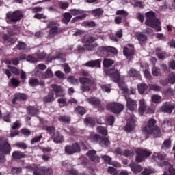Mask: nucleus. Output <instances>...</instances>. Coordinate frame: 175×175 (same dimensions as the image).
Listing matches in <instances>:
<instances>
[{
  "label": "nucleus",
  "mask_w": 175,
  "mask_h": 175,
  "mask_svg": "<svg viewBox=\"0 0 175 175\" xmlns=\"http://www.w3.org/2000/svg\"><path fill=\"white\" fill-rule=\"evenodd\" d=\"M156 124L157 120L151 118L148 120L146 126L143 128L142 131L145 135H150L152 137H161L162 136L161 129L155 125Z\"/></svg>",
  "instance_id": "1"
},
{
  "label": "nucleus",
  "mask_w": 175,
  "mask_h": 175,
  "mask_svg": "<svg viewBox=\"0 0 175 175\" xmlns=\"http://www.w3.org/2000/svg\"><path fill=\"white\" fill-rule=\"evenodd\" d=\"M146 21L145 24L150 28H154L157 32L162 30L161 28V21L155 16V12L152 11L148 12L145 14Z\"/></svg>",
  "instance_id": "2"
},
{
  "label": "nucleus",
  "mask_w": 175,
  "mask_h": 175,
  "mask_svg": "<svg viewBox=\"0 0 175 175\" xmlns=\"http://www.w3.org/2000/svg\"><path fill=\"white\" fill-rule=\"evenodd\" d=\"M79 82L82 84L81 86V91L85 92V91H94L96 88V79L92 77H81L79 78Z\"/></svg>",
  "instance_id": "3"
},
{
  "label": "nucleus",
  "mask_w": 175,
  "mask_h": 175,
  "mask_svg": "<svg viewBox=\"0 0 175 175\" xmlns=\"http://www.w3.org/2000/svg\"><path fill=\"white\" fill-rule=\"evenodd\" d=\"M59 25L57 21H52L49 22L46 27L49 28L48 38L49 39H54L55 36L62 33V29L59 27Z\"/></svg>",
  "instance_id": "4"
},
{
  "label": "nucleus",
  "mask_w": 175,
  "mask_h": 175,
  "mask_svg": "<svg viewBox=\"0 0 175 175\" xmlns=\"http://www.w3.org/2000/svg\"><path fill=\"white\" fill-rule=\"evenodd\" d=\"M23 17H24V14H23V12L20 10H16L14 12L10 11L6 13L5 21L8 24H10L12 23L16 24V23L20 21Z\"/></svg>",
  "instance_id": "5"
},
{
  "label": "nucleus",
  "mask_w": 175,
  "mask_h": 175,
  "mask_svg": "<svg viewBox=\"0 0 175 175\" xmlns=\"http://www.w3.org/2000/svg\"><path fill=\"white\" fill-rule=\"evenodd\" d=\"M135 161L138 162V163H140V162H143L144 158H148V157L151 156L152 152L147 148H137L135 150Z\"/></svg>",
  "instance_id": "6"
},
{
  "label": "nucleus",
  "mask_w": 175,
  "mask_h": 175,
  "mask_svg": "<svg viewBox=\"0 0 175 175\" xmlns=\"http://www.w3.org/2000/svg\"><path fill=\"white\" fill-rule=\"evenodd\" d=\"M64 150L66 154H67L68 155H73V154L80 152V144H79L78 142H75L71 145H67L65 146Z\"/></svg>",
  "instance_id": "7"
},
{
  "label": "nucleus",
  "mask_w": 175,
  "mask_h": 175,
  "mask_svg": "<svg viewBox=\"0 0 175 175\" xmlns=\"http://www.w3.org/2000/svg\"><path fill=\"white\" fill-rule=\"evenodd\" d=\"M12 150V148H10V144H9V142L8 139L0 137V151L3 154H5V155H8L10 154V151Z\"/></svg>",
  "instance_id": "8"
},
{
  "label": "nucleus",
  "mask_w": 175,
  "mask_h": 175,
  "mask_svg": "<svg viewBox=\"0 0 175 175\" xmlns=\"http://www.w3.org/2000/svg\"><path fill=\"white\" fill-rule=\"evenodd\" d=\"M95 40H96V38L92 36H89L85 39L84 46L86 50L91 51L92 50H94V49L98 47V43L94 42Z\"/></svg>",
  "instance_id": "9"
},
{
  "label": "nucleus",
  "mask_w": 175,
  "mask_h": 175,
  "mask_svg": "<svg viewBox=\"0 0 175 175\" xmlns=\"http://www.w3.org/2000/svg\"><path fill=\"white\" fill-rule=\"evenodd\" d=\"M106 73L114 83H118V81L121 80V75H120V72H118V70H116L114 67L107 71Z\"/></svg>",
  "instance_id": "10"
},
{
  "label": "nucleus",
  "mask_w": 175,
  "mask_h": 175,
  "mask_svg": "<svg viewBox=\"0 0 175 175\" xmlns=\"http://www.w3.org/2000/svg\"><path fill=\"white\" fill-rule=\"evenodd\" d=\"M107 109H108V110H111V111L115 114H118L119 113H121L122 110H124V105H122V104L113 103L109 104L107 106Z\"/></svg>",
  "instance_id": "11"
},
{
  "label": "nucleus",
  "mask_w": 175,
  "mask_h": 175,
  "mask_svg": "<svg viewBox=\"0 0 175 175\" xmlns=\"http://www.w3.org/2000/svg\"><path fill=\"white\" fill-rule=\"evenodd\" d=\"M118 85L120 90L123 91V94L125 98H126V96L129 98V95H133L136 94V89L131 88V90H129L128 88H126V85H125L124 82H120Z\"/></svg>",
  "instance_id": "12"
},
{
  "label": "nucleus",
  "mask_w": 175,
  "mask_h": 175,
  "mask_svg": "<svg viewBox=\"0 0 175 175\" xmlns=\"http://www.w3.org/2000/svg\"><path fill=\"white\" fill-rule=\"evenodd\" d=\"M51 91L55 92V96L57 98H61L65 96V93H64V88L61 85L57 84L51 85Z\"/></svg>",
  "instance_id": "13"
},
{
  "label": "nucleus",
  "mask_w": 175,
  "mask_h": 175,
  "mask_svg": "<svg viewBox=\"0 0 175 175\" xmlns=\"http://www.w3.org/2000/svg\"><path fill=\"white\" fill-rule=\"evenodd\" d=\"M70 14H72V16H77L72 19L73 23H75V21H77V20H83V18H85V17H87V15H85V14H84L83 11L80 10H71Z\"/></svg>",
  "instance_id": "14"
},
{
  "label": "nucleus",
  "mask_w": 175,
  "mask_h": 175,
  "mask_svg": "<svg viewBox=\"0 0 175 175\" xmlns=\"http://www.w3.org/2000/svg\"><path fill=\"white\" fill-rule=\"evenodd\" d=\"M126 107L130 111H136L137 109V103L133 99L126 96Z\"/></svg>",
  "instance_id": "15"
},
{
  "label": "nucleus",
  "mask_w": 175,
  "mask_h": 175,
  "mask_svg": "<svg viewBox=\"0 0 175 175\" xmlns=\"http://www.w3.org/2000/svg\"><path fill=\"white\" fill-rule=\"evenodd\" d=\"M3 70L8 79L12 77V73H13V75H16V76L20 75V70H18L17 68L12 66H8V68L3 69Z\"/></svg>",
  "instance_id": "16"
},
{
  "label": "nucleus",
  "mask_w": 175,
  "mask_h": 175,
  "mask_svg": "<svg viewBox=\"0 0 175 175\" xmlns=\"http://www.w3.org/2000/svg\"><path fill=\"white\" fill-rule=\"evenodd\" d=\"M136 120L135 117H132L130 119L127 120V123L125 126V131L126 132H132L135 129V126H136Z\"/></svg>",
  "instance_id": "17"
},
{
  "label": "nucleus",
  "mask_w": 175,
  "mask_h": 175,
  "mask_svg": "<svg viewBox=\"0 0 175 175\" xmlns=\"http://www.w3.org/2000/svg\"><path fill=\"white\" fill-rule=\"evenodd\" d=\"M175 105L170 103H165L161 107L162 111L164 113H167L168 114H172L173 110H174Z\"/></svg>",
  "instance_id": "18"
},
{
  "label": "nucleus",
  "mask_w": 175,
  "mask_h": 175,
  "mask_svg": "<svg viewBox=\"0 0 175 175\" xmlns=\"http://www.w3.org/2000/svg\"><path fill=\"white\" fill-rule=\"evenodd\" d=\"M87 155L89 157V159L94 163H99L100 158L96 155V151L95 150H89L87 153Z\"/></svg>",
  "instance_id": "19"
},
{
  "label": "nucleus",
  "mask_w": 175,
  "mask_h": 175,
  "mask_svg": "<svg viewBox=\"0 0 175 175\" xmlns=\"http://www.w3.org/2000/svg\"><path fill=\"white\" fill-rule=\"evenodd\" d=\"M48 174V175H53V170L51 168H49L46 171V168L44 167H42L38 169V170H36L33 172V175H44V174Z\"/></svg>",
  "instance_id": "20"
},
{
  "label": "nucleus",
  "mask_w": 175,
  "mask_h": 175,
  "mask_svg": "<svg viewBox=\"0 0 175 175\" xmlns=\"http://www.w3.org/2000/svg\"><path fill=\"white\" fill-rule=\"evenodd\" d=\"M160 165L162 167L165 166L169 170L170 174H167V172H164L163 175H175V169L173 167L172 164L169 163V162L163 161Z\"/></svg>",
  "instance_id": "21"
},
{
  "label": "nucleus",
  "mask_w": 175,
  "mask_h": 175,
  "mask_svg": "<svg viewBox=\"0 0 175 175\" xmlns=\"http://www.w3.org/2000/svg\"><path fill=\"white\" fill-rule=\"evenodd\" d=\"M139 108H138V113L140 116H143L144 114L146 109H147V103H146V100L141 99L139 100Z\"/></svg>",
  "instance_id": "22"
},
{
  "label": "nucleus",
  "mask_w": 175,
  "mask_h": 175,
  "mask_svg": "<svg viewBox=\"0 0 175 175\" xmlns=\"http://www.w3.org/2000/svg\"><path fill=\"white\" fill-rule=\"evenodd\" d=\"M133 45L129 44L127 46H125L123 49V53L125 57H132L133 55Z\"/></svg>",
  "instance_id": "23"
},
{
  "label": "nucleus",
  "mask_w": 175,
  "mask_h": 175,
  "mask_svg": "<svg viewBox=\"0 0 175 175\" xmlns=\"http://www.w3.org/2000/svg\"><path fill=\"white\" fill-rule=\"evenodd\" d=\"M85 66L89 68H100V60H91L85 64Z\"/></svg>",
  "instance_id": "24"
},
{
  "label": "nucleus",
  "mask_w": 175,
  "mask_h": 175,
  "mask_svg": "<svg viewBox=\"0 0 175 175\" xmlns=\"http://www.w3.org/2000/svg\"><path fill=\"white\" fill-rule=\"evenodd\" d=\"M86 100L87 102H88V103H90V105L96 106V107L100 106V103H102V101H100V99L96 97H90L88 98Z\"/></svg>",
  "instance_id": "25"
},
{
  "label": "nucleus",
  "mask_w": 175,
  "mask_h": 175,
  "mask_svg": "<svg viewBox=\"0 0 175 175\" xmlns=\"http://www.w3.org/2000/svg\"><path fill=\"white\" fill-rule=\"evenodd\" d=\"M104 12L105 11L101 8H96L91 11L92 15L93 16V17H95L96 18H99V17L103 15Z\"/></svg>",
  "instance_id": "26"
},
{
  "label": "nucleus",
  "mask_w": 175,
  "mask_h": 175,
  "mask_svg": "<svg viewBox=\"0 0 175 175\" xmlns=\"http://www.w3.org/2000/svg\"><path fill=\"white\" fill-rule=\"evenodd\" d=\"M17 100H27V95L23 93H18L14 95V98L12 99L13 105H15Z\"/></svg>",
  "instance_id": "27"
},
{
  "label": "nucleus",
  "mask_w": 175,
  "mask_h": 175,
  "mask_svg": "<svg viewBox=\"0 0 175 175\" xmlns=\"http://www.w3.org/2000/svg\"><path fill=\"white\" fill-rule=\"evenodd\" d=\"M59 57H61V53H59V51H55L49 55L47 57V61L49 62H51L53 59H57V58H59Z\"/></svg>",
  "instance_id": "28"
},
{
  "label": "nucleus",
  "mask_w": 175,
  "mask_h": 175,
  "mask_svg": "<svg viewBox=\"0 0 175 175\" xmlns=\"http://www.w3.org/2000/svg\"><path fill=\"white\" fill-rule=\"evenodd\" d=\"M52 139L55 143H64V137L59 132L55 133Z\"/></svg>",
  "instance_id": "29"
},
{
  "label": "nucleus",
  "mask_w": 175,
  "mask_h": 175,
  "mask_svg": "<svg viewBox=\"0 0 175 175\" xmlns=\"http://www.w3.org/2000/svg\"><path fill=\"white\" fill-rule=\"evenodd\" d=\"M129 167H131L132 172L133 173H140L142 170H143V167H142L140 165H137L135 163H131L129 165Z\"/></svg>",
  "instance_id": "30"
},
{
  "label": "nucleus",
  "mask_w": 175,
  "mask_h": 175,
  "mask_svg": "<svg viewBox=\"0 0 175 175\" xmlns=\"http://www.w3.org/2000/svg\"><path fill=\"white\" fill-rule=\"evenodd\" d=\"M29 84L31 87H36L38 85H44V81H39L38 79H31L29 81Z\"/></svg>",
  "instance_id": "31"
},
{
  "label": "nucleus",
  "mask_w": 175,
  "mask_h": 175,
  "mask_svg": "<svg viewBox=\"0 0 175 175\" xmlns=\"http://www.w3.org/2000/svg\"><path fill=\"white\" fill-rule=\"evenodd\" d=\"M55 100V98H54L53 92H49L48 95L43 98V102L45 103H51V102H54Z\"/></svg>",
  "instance_id": "32"
},
{
  "label": "nucleus",
  "mask_w": 175,
  "mask_h": 175,
  "mask_svg": "<svg viewBox=\"0 0 175 175\" xmlns=\"http://www.w3.org/2000/svg\"><path fill=\"white\" fill-rule=\"evenodd\" d=\"M12 159H21L25 158V154L20 151H14L12 154Z\"/></svg>",
  "instance_id": "33"
},
{
  "label": "nucleus",
  "mask_w": 175,
  "mask_h": 175,
  "mask_svg": "<svg viewBox=\"0 0 175 175\" xmlns=\"http://www.w3.org/2000/svg\"><path fill=\"white\" fill-rule=\"evenodd\" d=\"M27 111L30 116H36V114L39 113V110H38V108L32 106L27 107Z\"/></svg>",
  "instance_id": "34"
},
{
  "label": "nucleus",
  "mask_w": 175,
  "mask_h": 175,
  "mask_svg": "<svg viewBox=\"0 0 175 175\" xmlns=\"http://www.w3.org/2000/svg\"><path fill=\"white\" fill-rule=\"evenodd\" d=\"M157 157L158 158V159H159L160 161H163L165 158H166V154H165V153H154L152 158L153 159V161H157Z\"/></svg>",
  "instance_id": "35"
},
{
  "label": "nucleus",
  "mask_w": 175,
  "mask_h": 175,
  "mask_svg": "<svg viewBox=\"0 0 175 175\" xmlns=\"http://www.w3.org/2000/svg\"><path fill=\"white\" fill-rule=\"evenodd\" d=\"M71 18L72 14H70L69 12H66L63 14V18L62 21L64 23V24H69V21H70Z\"/></svg>",
  "instance_id": "36"
},
{
  "label": "nucleus",
  "mask_w": 175,
  "mask_h": 175,
  "mask_svg": "<svg viewBox=\"0 0 175 175\" xmlns=\"http://www.w3.org/2000/svg\"><path fill=\"white\" fill-rule=\"evenodd\" d=\"M156 54L159 59H163L166 57V53L162 51L161 48H157Z\"/></svg>",
  "instance_id": "37"
},
{
  "label": "nucleus",
  "mask_w": 175,
  "mask_h": 175,
  "mask_svg": "<svg viewBox=\"0 0 175 175\" xmlns=\"http://www.w3.org/2000/svg\"><path fill=\"white\" fill-rule=\"evenodd\" d=\"M84 122L86 124L87 126H95V120L92 118H86L84 120Z\"/></svg>",
  "instance_id": "38"
},
{
  "label": "nucleus",
  "mask_w": 175,
  "mask_h": 175,
  "mask_svg": "<svg viewBox=\"0 0 175 175\" xmlns=\"http://www.w3.org/2000/svg\"><path fill=\"white\" fill-rule=\"evenodd\" d=\"M53 76V71L47 69L44 73L42 74V79H51Z\"/></svg>",
  "instance_id": "39"
},
{
  "label": "nucleus",
  "mask_w": 175,
  "mask_h": 175,
  "mask_svg": "<svg viewBox=\"0 0 175 175\" xmlns=\"http://www.w3.org/2000/svg\"><path fill=\"white\" fill-rule=\"evenodd\" d=\"M129 76H131V77H139L140 76V72L133 68H131L128 72Z\"/></svg>",
  "instance_id": "40"
},
{
  "label": "nucleus",
  "mask_w": 175,
  "mask_h": 175,
  "mask_svg": "<svg viewBox=\"0 0 175 175\" xmlns=\"http://www.w3.org/2000/svg\"><path fill=\"white\" fill-rule=\"evenodd\" d=\"M137 88L139 94H144V92L148 88V86H147L146 83H139L137 85Z\"/></svg>",
  "instance_id": "41"
},
{
  "label": "nucleus",
  "mask_w": 175,
  "mask_h": 175,
  "mask_svg": "<svg viewBox=\"0 0 175 175\" xmlns=\"http://www.w3.org/2000/svg\"><path fill=\"white\" fill-rule=\"evenodd\" d=\"M74 111L76 114H80V116H84V114H85V109L80 106H77Z\"/></svg>",
  "instance_id": "42"
},
{
  "label": "nucleus",
  "mask_w": 175,
  "mask_h": 175,
  "mask_svg": "<svg viewBox=\"0 0 175 175\" xmlns=\"http://www.w3.org/2000/svg\"><path fill=\"white\" fill-rule=\"evenodd\" d=\"M60 122H64V124H69L70 122V117L68 116H62L59 118Z\"/></svg>",
  "instance_id": "43"
},
{
  "label": "nucleus",
  "mask_w": 175,
  "mask_h": 175,
  "mask_svg": "<svg viewBox=\"0 0 175 175\" xmlns=\"http://www.w3.org/2000/svg\"><path fill=\"white\" fill-rule=\"evenodd\" d=\"M136 36L139 42H146L147 40V36L142 33H137Z\"/></svg>",
  "instance_id": "44"
},
{
  "label": "nucleus",
  "mask_w": 175,
  "mask_h": 175,
  "mask_svg": "<svg viewBox=\"0 0 175 175\" xmlns=\"http://www.w3.org/2000/svg\"><path fill=\"white\" fill-rule=\"evenodd\" d=\"M167 82L170 84H175V73L171 72L168 75Z\"/></svg>",
  "instance_id": "45"
},
{
  "label": "nucleus",
  "mask_w": 175,
  "mask_h": 175,
  "mask_svg": "<svg viewBox=\"0 0 175 175\" xmlns=\"http://www.w3.org/2000/svg\"><path fill=\"white\" fill-rule=\"evenodd\" d=\"M114 64V61L110 59H105L103 60V66L105 68H110L111 66Z\"/></svg>",
  "instance_id": "46"
},
{
  "label": "nucleus",
  "mask_w": 175,
  "mask_h": 175,
  "mask_svg": "<svg viewBox=\"0 0 175 175\" xmlns=\"http://www.w3.org/2000/svg\"><path fill=\"white\" fill-rule=\"evenodd\" d=\"M97 131L98 133H100V135H103V136H107V129L102 126L97 127Z\"/></svg>",
  "instance_id": "47"
},
{
  "label": "nucleus",
  "mask_w": 175,
  "mask_h": 175,
  "mask_svg": "<svg viewBox=\"0 0 175 175\" xmlns=\"http://www.w3.org/2000/svg\"><path fill=\"white\" fill-rule=\"evenodd\" d=\"M83 27H88V28H94L95 22L94 21H85L82 23Z\"/></svg>",
  "instance_id": "48"
},
{
  "label": "nucleus",
  "mask_w": 175,
  "mask_h": 175,
  "mask_svg": "<svg viewBox=\"0 0 175 175\" xmlns=\"http://www.w3.org/2000/svg\"><path fill=\"white\" fill-rule=\"evenodd\" d=\"M161 99V96H159L158 94H153L151 96V100L153 102V103H160Z\"/></svg>",
  "instance_id": "49"
},
{
  "label": "nucleus",
  "mask_w": 175,
  "mask_h": 175,
  "mask_svg": "<svg viewBox=\"0 0 175 175\" xmlns=\"http://www.w3.org/2000/svg\"><path fill=\"white\" fill-rule=\"evenodd\" d=\"M155 173V170L151 168H145L143 172L141 173L142 175H150Z\"/></svg>",
  "instance_id": "50"
},
{
  "label": "nucleus",
  "mask_w": 175,
  "mask_h": 175,
  "mask_svg": "<svg viewBox=\"0 0 175 175\" xmlns=\"http://www.w3.org/2000/svg\"><path fill=\"white\" fill-rule=\"evenodd\" d=\"M129 14L128 12L124 10H118L116 12V16H122V17H128Z\"/></svg>",
  "instance_id": "51"
},
{
  "label": "nucleus",
  "mask_w": 175,
  "mask_h": 175,
  "mask_svg": "<svg viewBox=\"0 0 175 175\" xmlns=\"http://www.w3.org/2000/svg\"><path fill=\"white\" fill-rule=\"evenodd\" d=\"M68 83H70L71 84H73L74 85H76V84H79V79L75 78L73 76H70L68 78Z\"/></svg>",
  "instance_id": "52"
},
{
  "label": "nucleus",
  "mask_w": 175,
  "mask_h": 175,
  "mask_svg": "<svg viewBox=\"0 0 175 175\" xmlns=\"http://www.w3.org/2000/svg\"><path fill=\"white\" fill-rule=\"evenodd\" d=\"M58 6L60 8V9H62V10L68 9V8H69V3L59 1L58 3Z\"/></svg>",
  "instance_id": "53"
},
{
  "label": "nucleus",
  "mask_w": 175,
  "mask_h": 175,
  "mask_svg": "<svg viewBox=\"0 0 175 175\" xmlns=\"http://www.w3.org/2000/svg\"><path fill=\"white\" fill-rule=\"evenodd\" d=\"M27 47V44L23 42H18V44L16 45L17 50H25Z\"/></svg>",
  "instance_id": "54"
},
{
  "label": "nucleus",
  "mask_w": 175,
  "mask_h": 175,
  "mask_svg": "<svg viewBox=\"0 0 175 175\" xmlns=\"http://www.w3.org/2000/svg\"><path fill=\"white\" fill-rule=\"evenodd\" d=\"M38 69H40V70H44V69H47V66H46V64H40L38 65H37V66L36 67L34 72H36V73H38Z\"/></svg>",
  "instance_id": "55"
},
{
  "label": "nucleus",
  "mask_w": 175,
  "mask_h": 175,
  "mask_svg": "<svg viewBox=\"0 0 175 175\" xmlns=\"http://www.w3.org/2000/svg\"><path fill=\"white\" fill-rule=\"evenodd\" d=\"M10 81L14 87H18L20 85V80L16 78H12Z\"/></svg>",
  "instance_id": "56"
},
{
  "label": "nucleus",
  "mask_w": 175,
  "mask_h": 175,
  "mask_svg": "<svg viewBox=\"0 0 175 175\" xmlns=\"http://www.w3.org/2000/svg\"><path fill=\"white\" fill-rule=\"evenodd\" d=\"M91 140L93 143H98V142H99V140H100V135H99L98 134H94V135H92Z\"/></svg>",
  "instance_id": "57"
},
{
  "label": "nucleus",
  "mask_w": 175,
  "mask_h": 175,
  "mask_svg": "<svg viewBox=\"0 0 175 175\" xmlns=\"http://www.w3.org/2000/svg\"><path fill=\"white\" fill-rule=\"evenodd\" d=\"M149 88L150 90H151L152 91H161V90H162L159 85H155V84H151L149 85Z\"/></svg>",
  "instance_id": "58"
},
{
  "label": "nucleus",
  "mask_w": 175,
  "mask_h": 175,
  "mask_svg": "<svg viewBox=\"0 0 175 175\" xmlns=\"http://www.w3.org/2000/svg\"><path fill=\"white\" fill-rule=\"evenodd\" d=\"M105 50L109 53H111L112 54H117L118 53L117 49L113 46H107Z\"/></svg>",
  "instance_id": "59"
},
{
  "label": "nucleus",
  "mask_w": 175,
  "mask_h": 175,
  "mask_svg": "<svg viewBox=\"0 0 175 175\" xmlns=\"http://www.w3.org/2000/svg\"><path fill=\"white\" fill-rule=\"evenodd\" d=\"M26 60L28 61L29 62H38V59H36L35 57L32 55H29L26 57Z\"/></svg>",
  "instance_id": "60"
},
{
  "label": "nucleus",
  "mask_w": 175,
  "mask_h": 175,
  "mask_svg": "<svg viewBox=\"0 0 175 175\" xmlns=\"http://www.w3.org/2000/svg\"><path fill=\"white\" fill-rule=\"evenodd\" d=\"M170 144H171L170 139H166L165 141H164L163 144L162 148L163 149L169 148V147H170Z\"/></svg>",
  "instance_id": "61"
},
{
  "label": "nucleus",
  "mask_w": 175,
  "mask_h": 175,
  "mask_svg": "<svg viewBox=\"0 0 175 175\" xmlns=\"http://www.w3.org/2000/svg\"><path fill=\"white\" fill-rule=\"evenodd\" d=\"M124 157H133V152L129 150H123Z\"/></svg>",
  "instance_id": "62"
},
{
  "label": "nucleus",
  "mask_w": 175,
  "mask_h": 175,
  "mask_svg": "<svg viewBox=\"0 0 175 175\" xmlns=\"http://www.w3.org/2000/svg\"><path fill=\"white\" fill-rule=\"evenodd\" d=\"M160 72H161V70H159V68H158L155 66L153 67L152 69V73L153 76H159Z\"/></svg>",
  "instance_id": "63"
},
{
  "label": "nucleus",
  "mask_w": 175,
  "mask_h": 175,
  "mask_svg": "<svg viewBox=\"0 0 175 175\" xmlns=\"http://www.w3.org/2000/svg\"><path fill=\"white\" fill-rule=\"evenodd\" d=\"M114 117L113 116H109L107 119V125H113V124H114Z\"/></svg>",
  "instance_id": "64"
}]
</instances>
